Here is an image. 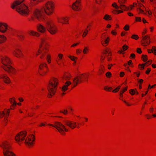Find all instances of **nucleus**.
I'll return each mask as SVG.
<instances>
[{"instance_id":"393cba45","label":"nucleus","mask_w":156,"mask_h":156,"mask_svg":"<svg viewBox=\"0 0 156 156\" xmlns=\"http://www.w3.org/2000/svg\"><path fill=\"white\" fill-rule=\"evenodd\" d=\"M10 101L11 103L12 104V106L11 107V109H12L13 108L12 107H13L14 106H15L16 105L17 103L14 100H12V99L11 98L10 99Z\"/></svg>"},{"instance_id":"052dcab7","label":"nucleus","mask_w":156,"mask_h":156,"mask_svg":"<svg viewBox=\"0 0 156 156\" xmlns=\"http://www.w3.org/2000/svg\"><path fill=\"white\" fill-rule=\"evenodd\" d=\"M139 66H141V68H142V69H144V66H145L144 64H140Z\"/></svg>"},{"instance_id":"09e8293b","label":"nucleus","mask_w":156,"mask_h":156,"mask_svg":"<svg viewBox=\"0 0 156 156\" xmlns=\"http://www.w3.org/2000/svg\"><path fill=\"white\" fill-rule=\"evenodd\" d=\"M59 59H62V57H63V55L61 54H59L58 55Z\"/></svg>"},{"instance_id":"37998d69","label":"nucleus","mask_w":156,"mask_h":156,"mask_svg":"<svg viewBox=\"0 0 156 156\" xmlns=\"http://www.w3.org/2000/svg\"><path fill=\"white\" fill-rule=\"evenodd\" d=\"M136 51L139 54H140L142 52L141 50V49L140 48H137Z\"/></svg>"},{"instance_id":"f8f14e48","label":"nucleus","mask_w":156,"mask_h":156,"mask_svg":"<svg viewBox=\"0 0 156 156\" xmlns=\"http://www.w3.org/2000/svg\"><path fill=\"white\" fill-rule=\"evenodd\" d=\"M45 67L47 68V70H48V68L47 66V64L45 63H42L39 66V69L40 71H39V73L41 76H44L46 73V72L44 71L43 70V68Z\"/></svg>"},{"instance_id":"cd10ccee","label":"nucleus","mask_w":156,"mask_h":156,"mask_svg":"<svg viewBox=\"0 0 156 156\" xmlns=\"http://www.w3.org/2000/svg\"><path fill=\"white\" fill-rule=\"evenodd\" d=\"M129 93L132 95H133L135 93H136V94H138V92L136 90H135L133 89H131L130 90Z\"/></svg>"},{"instance_id":"de8ad7c7","label":"nucleus","mask_w":156,"mask_h":156,"mask_svg":"<svg viewBox=\"0 0 156 156\" xmlns=\"http://www.w3.org/2000/svg\"><path fill=\"white\" fill-rule=\"evenodd\" d=\"M151 71V69L149 68H148L147 70H146V73L147 74H149V73Z\"/></svg>"},{"instance_id":"0eeeda50","label":"nucleus","mask_w":156,"mask_h":156,"mask_svg":"<svg viewBox=\"0 0 156 156\" xmlns=\"http://www.w3.org/2000/svg\"><path fill=\"white\" fill-rule=\"evenodd\" d=\"M48 125L56 128L58 131L62 134H63V132L64 131L66 132L68 131V129L66 128L65 125L59 122H55V124H49Z\"/></svg>"},{"instance_id":"ea45409f","label":"nucleus","mask_w":156,"mask_h":156,"mask_svg":"<svg viewBox=\"0 0 156 156\" xmlns=\"http://www.w3.org/2000/svg\"><path fill=\"white\" fill-rule=\"evenodd\" d=\"M88 30H85L83 33V37H85L86 35L87 34V33H88Z\"/></svg>"},{"instance_id":"b1692460","label":"nucleus","mask_w":156,"mask_h":156,"mask_svg":"<svg viewBox=\"0 0 156 156\" xmlns=\"http://www.w3.org/2000/svg\"><path fill=\"white\" fill-rule=\"evenodd\" d=\"M29 33L31 35L35 36L37 37H38L39 36V34L36 32L33 31H30L29 32Z\"/></svg>"},{"instance_id":"c03bdc74","label":"nucleus","mask_w":156,"mask_h":156,"mask_svg":"<svg viewBox=\"0 0 156 156\" xmlns=\"http://www.w3.org/2000/svg\"><path fill=\"white\" fill-rule=\"evenodd\" d=\"M69 76H68L66 75L64 76L63 78L64 79H65L66 80H69Z\"/></svg>"},{"instance_id":"338daca9","label":"nucleus","mask_w":156,"mask_h":156,"mask_svg":"<svg viewBox=\"0 0 156 156\" xmlns=\"http://www.w3.org/2000/svg\"><path fill=\"white\" fill-rule=\"evenodd\" d=\"M143 21L144 23L147 22V21L144 18L143 19Z\"/></svg>"},{"instance_id":"1a4fd4ad","label":"nucleus","mask_w":156,"mask_h":156,"mask_svg":"<svg viewBox=\"0 0 156 156\" xmlns=\"http://www.w3.org/2000/svg\"><path fill=\"white\" fill-rule=\"evenodd\" d=\"M45 41L46 39L45 38H41V44L40 46V47L41 48L43 46L44 47V49H43L42 50H39L38 51V52L41 54V56L40 58H42L44 56V53H46V51L44 50V49H47L46 47V45H47V43Z\"/></svg>"},{"instance_id":"f3484780","label":"nucleus","mask_w":156,"mask_h":156,"mask_svg":"<svg viewBox=\"0 0 156 156\" xmlns=\"http://www.w3.org/2000/svg\"><path fill=\"white\" fill-rule=\"evenodd\" d=\"M7 29V25L5 23H0V31L2 33L5 32Z\"/></svg>"},{"instance_id":"9d476101","label":"nucleus","mask_w":156,"mask_h":156,"mask_svg":"<svg viewBox=\"0 0 156 156\" xmlns=\"http://www.w3.org/2000/svg\"><path fill=\"white\" fill-rule=\"evenodd\" d=\"M84 74H82L74 78L73 80V84L74 85L73 87L76 86L78 83L82 82L83 80V79L84 78Z\"/></svg>"},{"instance_id":"39448f33","label":"nucleus","mask_w":156,"mask_h":156,"mask_svg":"<svg viewBox=\"0 0 156 156\" xmlns=\"http://www.w3.org/2000/svg\"><path fill=\"white\" fill-rule=\"evenodd\" d=\"M0 146L3 149L4 156H16L15 154L11 151V146L8 142L6 141L3 142Z\"/></svg>"},{"instance_id":"58836bf2","label":"nucleus","mask_w":156,"mask_h":156,"mask_svg":"<svg viewBox=\"0 0 156 156\" xmlns=\"http://www.w3.org/2000/svg\"><path fill=\"white\" fill-rule=\"evenodd\" d=\"M129 26L128 25H126L124 27V29L126 30H129Z\"/></svg>"},{"instance_id":"13d9d810","label":"nucleus","mask_w":156,"mask_h":156,"mask_svg":"<svg viewBox=\"0 0 156 156\" xmlns=\"http://www.w3.org/2000/svg\"><path fill=\"white\" fill-rule=\"evenodd\" d=\"M133 7H134V5H130V7H129V9L128 10H132V9ZM127 11H128V10Z\"/></svg>"},{"instance_id":"6e6552de","label":"nucleus","mask_w":156,"mask_h":156,"mask_svg":"<svg viewBox=\"0 0 156 156\" xmlns=\"http://www.w3.org/2000/svg\"><path fill=\"white\" fill-rule=\"evenodd\" d=\"M46 27L47 30L52 34H55L58 30L56 27L51 21L47 22Z\"/></svg>"},{"instance_id":"603ef678","label":"nucleus","mask_w":156,"mask_h":156,"mask_svg":"<svg viewBox=\"0 0 156 156\" xmlns=\"http://www.w3.org/2000/svg\"><path fill=\"white\" fill-rule=\"evenodd\" d=\"M137 9H139V11H140V13H143V12H144V11L143 10L141 9L140 8H137Z\"/></svg>"},{"instance_id":"4c0bfd02","label":"nucleus","mask_w":156,"mask_h":156,"mask_svg":"<svg viewBox=\"0 0 156 156\" xmlns=\"http://www.w3.org/2000/svg\"><path fill=\"white\" fill-rule=\"evenodd\" d=\"M18 37L21 40L23 39L24 38V36L22 35H18Z\"/></svg>"},{"instance_id":"7ed1b4c3","label":"nucleus","mask_w":156,"mask_h":156,"mask_svg":"<svg viewBox=\"0 0 156 156\" xmlns=\"http://www.w3.org/2000/svg\"><path fill=\"white\" fill-rule=\"evenodd\" d=\"M27 135V132L26 131H22L18 133L15 137V140L18 143L22 141L25 140V143L28 146H30L32 145V142L35 140L34 136L32 135L31 138L30 136H28L25 139Z\"/></svg>"},{"instance_id":"c9c22d12","label":"nucleus","mask_w":156,"mask_h":156,"mask_svg":"<svg viewBox=\"0 0 156 156\" xmlns=\"http://www.w3.org/2000/svg\"><path fill=\"white\" fill-rule=\"evenodd\" d=\"M47 61L48 63H50L51 62H50V56L49 55H47Z\"/></svg>"},{"instance_id":"a19ab883","label":"nucleus","mask_w":156,"mask_h":156,"mask_svg":"<svg viewBox=\"0 0 156 156\" xmlns=\"http://www.w3.org/2000/svg\"><path fill=\"white\" fill-rule=\"evenodd\" d=\"M128 48V46L126 45H124L122 47V48H123V51L126 50H127V49Z\"/></svg>"},{"instance_id":"7c9ffc66","label":"nucleus","mask_w":156,"mask_h":156,"mask_svg":"<svg viewBox=\"0 0 156 156\" xmlns=\"http://www.w3.org/2000/svg\"><path fill=\"white\" fill-rule=\"evenodd\" d=\"M142 58L143 61L144 62L146 61L147 60V56L146 55H142Z\"/></svg>"},{"instance_id":"3c124183","label":"nucleus","mask_w":156,"mask_h":156,"mask_svg":"<svg viewBox=\"0 0 156 156\" xmlns=\"http://www.w3.org/2000/svg\"><path fill=\"white\" fill-rule=\"evenodd\" d=\"M127 87H126L124 88L123 89V90H122V93H123L124 92L126 91L127 90Z\"/></svg>"},{"instance_id":"6e6d98bb","label":"nucleus","mask_w":156,"mask_h":156,"mask_svg":"<svg viewBox=\"0 0 156 156\" xmlns=\"http://www.w3.org/2000/svg\"><path fill=\"white\" fill-rule=\"evenodd\" d=\"M123 102L126 103L128 106H129L131 105V104L128 103V102H126L125 101H123Z\"/></svg>"},{"instance_id":"f704fd0d","label":"nucleus","mask_w":156,"mask_h":156,"mask_svg":"<svg viewBox=\"0 0 156 156\" xmlns=\"http://www.w3.org/2000/svg\"><path fill=\"white\" fill-rule=\"evenodd\" d=\"M106 75L107 77H110L111 76L112 74L110 72H108L106 73Z\"/></svg>"},{"instance_id":"a211bd4d","label":"nucleus","mask_w":156,"mask_h":156,"mask_svg":"<svg viewBox=\"0 0 156 156\" xmlns=\"http://www.w3.org/2000/svg\"><path fill=\"white\" fill-rule=\"evenodd\" d=\"M72 84V83L69 81H67L61 88L62 90L65 92L68 89V86Z\"/></svg>"},{"instance_id":"680f3d73","label":"nucleus","mask_w":156,"mask_h":156,"mask_svg":"<svg viewBox=\"0 0 156 156\" xmlns=\"http://www.w3.org/2000/svg\"><path fill=\"white\" fill-rule=\"evenodd\" d=\"M108 53V55H107V56H108L109 55V54H110L111 52H108V51H107V50H105V53Z\"/></svg>"},{"instance_id":"473e14b6","label":"nucleus","mask_w":156,"mask_h":156,"mask_svg":"<svg viewBox=\"0 0 156 156\" xmlns=\"http://www.w3.org/2000/svg\"><path fill=\"white\" fill-rule=\"evenodd\" d=\"M112 6L115 7V9H118L120 8V6H118L115 3H113L112 5Z\"/></svg>"},{"instance_id":"e2e57ef3","label":"nucleus","mask_w":156,"mask_h":156,"mask_svg":"<svg viewBox=\"0 0 156 156\" xmlns=\"http://www.w3.org/2000/svg\"><path fill=\"white\" fill-rule=\"evenodd\" d=\"M115 11L117 12L118 13H122L123 12V11H122L120 10H118L117 11Z\"/></svg>"},{"instance_id":"49530a36","label":"nucleus","mask_w":156,"mask_h":156,"mask_svg":"<svg viewBox=\"0 0 156 156\" xmlns=\"http://www.w3.org/2000/svg\"><path fill=\"white\" fill-rule=\"evenodd\" d=\"M68 112V111L66 110H64V112L61 111L60 112L62 113H63L64 114L66 115V114Z\"/></svg>"},{"instance_id":"6ab92c4d","label":"nucleus","mask_w":156,"mask_h":156,"mask_svg":"<svg viewBox=\"0 0 156 156\" xmlns=\"http://www.w3.org/2000/svg\"><path fill=\"white\" fill-rule=\"evenodd\" d=\"M0 78L3 79V81L6 83H9L10 81V79L5 75L2 74L0 76Z\"/></svg>"},{"instance_id":"5fc2aeb1","label":"nucleus","mask_w":156,"mask_h":156,"mask_svg":"<svg viewBox=\"0 0 156 156\" xmlns=\"http://www.w3.org/2000/svg\"><path fill=\"white\" fill-rule=\"evenodd\" d=\"M135 55L133 53H132L130 55V57H132L133 58H134L135 57Z\"/></svg>"},{"instance_id":"5701e85b","label":"nucleus","mask_w":156,"mask_h":156,"mask_svg":"<svg viewBox=\"0 0 156 156\" xmlns=\"http://www.w3.org/2000/svg\"><path fill=\"white\" fill-rule=\"evenodd\" d=\"M148 51L149 53L153 52L154 53L155 55H156V48L155 47L153 46L151 50L148 49Z\"/></svg>"},{"instance_id":"ddd939ff","label":"nucleus","mask_w":156,"mask_h":156,"mask_svg":"<svg viewBox=\"0 0 156 156\" xmlns=\"http://www.w3.org/2000/svg\"><path fill=\"white\" fill-rule=\"evenodd\" d=\"M64 123L66 125L68 126L72 129H74L76 126V122H75L66 120L64 121Z\"/></svg>"},{"instance_id":"8fccbe9b","label":"nucleus","mask_w":156,"mask_h":156,"mask_svg":"<svg viewBox=\"0 0 156 156\" xmlns=\"http://www.w3.org/2000/svg\"><path fill=\"white\" fill-rule=\"evenodd\" d=\"M88 75H86L85 74H84V79H85L87 81V77H88Z\"/></svg>"},{"instance_id":"20e7f679","label":"nucleus","mask_w":156,"mask_h":156,"mask_svg":"<svg viewBox=\"0 0 156 156\" xmlns=\"http://www.w3.org/2000/svg\"><path fill=\"white\" fill-rule=\"evenodd\" d=\"M58 83V79L55 78H53L49 81L48 87V97L49 98L51 97L55 94L56 92L57 85Z\"/></svg>"},{"instance_id":"dca6fc26","label":"nucleus","mask_w":156,"mask_h":156,"mask_svg":"<svg viewBox=\"0 0 156 156\" xmlns=\"http://www.w3.org/2000/svg\"><path fill=\"white\" fill-rule=\"evenodd\" d=\"M118 2L120 4V9L124 10H128L129 9V7L126 6L125 5L122 4L125 3L126 0H119Z\"/></svg>"},{"instance_id":"2eb2a0df","label":"nucleus","mask_w":156,"mask_h":156,"mask_svg":"<svg viewBox=\"0 0 156 156\" xmlns=\"http://www.w3.org/2000/svg\"><path fill=\"white\" fill-rule=\"evenodd\" d=\"M9 109H8L6 111L5 113L4 111L0 112V118H2L3 117L5 116V117L4 121L6 124L7 123V122L6 121L7 120V119L6 117H7L9 116Z\"/></svg>"},{"instance_id":"e433bc0d","label":"nucleus","mask_w":156,"mask_h":156,"mask_svg":"<svg viewBox=\"0 0 156 156\" xmlns=\"http://www.w3.org/2000/svg\"><path fill=\"white\" fill-rule=\"evenodd\" d=\"M88 50V48L87 47H85L84 49L83 50V52L84 54H86L87 53V51Z\"/></svg>"},{"instance_id":"4468645a","label":"nucleus","mask_w":156,"mask_h":156,"mask_svg":"<svg viewBox=\"0 0 156 156\" xmlns=\"http://www.w3.org/2000/svg\"><path fill=\"white\" fill-rule=\"evenodd\" d=\"M80 1V0H76V1L73 4L72 6L73 9L77 11L80 9L79 7L81 5Z\"/></svg>"},{"instance_id":"79ce46f5","label":"nucleus","mask_w":156,"mask_h":156,"mask_svg":"<svg viewBox=\"0 0 156 156\" xmlns=\"http://www.w3.org/2000/svg\"><path fill=\"white\" fill-rule=\"evenodd\" d=\"M136 20L137 21L141 22V19L140 17H136Z\"/></svg>"},{"instance_id":"bb28decb","label":"nucleus","mask_w":156,"mask_h":156,"mask_svg":"<svg viewBox=\"0 0 156 156\" xmlns=\"http://www.w3.org/2000/svg\"><path fill=\"white\" fill-rule=\"evenodd\" d=\"M104 19L106 20H111V16L107 14H106L104 17Z\"/></svg>"},{"instance_id":"f03ea898","label":"nucleus","mask_w":156,"mask_h":156,"mask_svg":"<svg viewBox=\"0 0 156 156\" xmlns=\"http://www.w3.org/2000/svg\"><path fill=\"white\" fill-rule=\"evenodd\" d=\"M25 0H17L15 1L11 5V7L12 9H16V10L20 14L22 15H27L29 9L23 2Z\"/></svg>"},{"instance_id":"aec40b11","label":"nucleus","mask_w":156,"mask_h":156,"mask_svg":"<svg viewBox=\"0 0 156 156\" xmlns=\"http://www.w3.org/2000/svg\"><path fill=\"white\" fill-rule=\"evenodd\" d=\"M37 29L41 33H44L46 31V28L41 24L37 26Z\"/></svg>"},{"instance_id":"f257e3e1","label":"nucleus","mask_w":156,"mask_h":156,"mask_svg":"<svg viewBox=\"0 0 156 156\" xmlns=\"http://www.w3.org/2000/svg\"><path fill=\"white\" fill-rule=\"evenodd\" d=\"M54 8V4L51 1H48L45 5L41 10L35 9L33 12L34 16L38 20H41L44 18V15L45 13L49 15L51 14Z\"/></svg>"},{"instance_id":"4d7b16f0","label":"nucleus","mask_w":156,"mask_h":156,"mask_svg":"<svg viewBox=\"0 0 156 156\" xmlns=\"http://www.w3.org/2000/svg\"><path fill=\"white\" fill-rule=\"evenodd\" d=\"M79 43H75V44H73L72 46H71V47H74V46H75L76 45H78L79 44Z\"/></svg>"},{"instance_id":"a18cd8bd","label":"nucleus","mask_w":156,"mask_h":156,"mask_svg":"<svg viewBox=\"0 0 156 156\" xmlns=\"http://www.w3.org/2000/svg\"><path fill=\"white\" fill-rule=\"evenodd\" d=\"M109 39V38L108 37L107 39H105L104 41V42L105 43L107 44H108V43L109 41L108 40Z\"/></svg>"},{"instance_id":"412c9836","label":"nucleus","mask_w":156,"mask_h":156,"mask_svg":"<svg viewBox=\"0 0 156 156\" xmlns=\"http://www.w3.org/2000/svg\"><path fill=\"white\" fill-rule=\"evenodd\" d=\"M14 55L17 57H20L21 55V52L20 50L18 49H16L13 52Z\"/></svg>"},{"instance_id":"a878e982","label":"nucleus","mask_w":156,"mask_h":156,"mask_svg":"<svg viewBox=\"0 0 156 156\" xmlns=\"http://www.w3.org/2000/svg\"><path fill=\"white\" fill-rule=\"evenodd\" d=\"M6 39V38L4 36L0 35V43L4 42Z\"/></svg>"},{"instance_id":"bf43d9fd","label":"nucleus","mask_w":156,"mask_h":156,"mask_svg":"<svg viewBox=\"0 0 156 156\" xmlns=\"http://www.w3.org/2000/svg\"><path fill=\"white\" fill-rule=\"evenodd\" d=\"M132 62V61L131 60H129L128 62V65H129L131 64Z\"/></svg>"},{"instance_id":"774afa93","label":"nucleus","mask_w":156,"mask_h":156,"mask_svg":"<svg viewBox=\"0 0 156 156\" xmlns=\"http://www.w3.org/2000/svg\"><path fill=\"white\" fill-rule=\"evenodd\" d=\"M80 50H79V49L77 50H76V53L77 54H79L80 53Z\"/></svg>"},{"instance_id":"423d86ee","label":"nucleus","mask_w":156,"mask_h":156,"mask_svg":"<svg viewBox=\"0 0 156 156\" xmlns=\"http://www.w3.org/2000/svg\"><path fill=\"white\" fill-rule=\"evenodd\" d=\"M2 61L3 65L2 68L5 70L9 73H14L15 69L11 66V62L9 58L6 56H4L2 58Z\"/></svg>"},{"instance_id":"c756f323","label":"nucleus","mask_w":156,"mask_h":156,"mask_svg":"<svg viewBox=\"0 0 156 156\" xmlns=\"http://www.w3.org/2000/svg\"><path fill=\"white\" fill-rule=\"evenodd\" d=\"M69 58H70L72 61H74L75 63L76 62V61H75V59H77V57H76L74 56L72 57L71 56H69Z\"/></svg>"},{"instance_id":"864d4df0","label":"nucleus","mask_w":156,"mask_h":156,"mask_svg":"<svg viewBox=\"0 0 156 156\" xmlns=\"http://www.w3.org/2000/svg\"><path fill=\"white\" fill-rule=\"evenodd\" d=\"M124 75V73L123 72H121L120 73V76L121 77H122Z\"/></svg>"},{"instance_id":"69168bd1","label":"nucleus","mask_w":156,"mask_h":156,"mask_svg":"<svg viewBox=\"0 0 156 156\" xmlns=\"http://www.w3.org/2000/svg\"><path fill=\"white\" fill-rule=\"evenodd\" d=\"M150 1L153 3H155L156 0H150Z\"/></svg>"},{"instance_id":"0e129e2a","label":"nucleus","mask_w":156,"mask_h":156,"mask_svg":"<svg viewBox=\"0 0 156 156\" xmlns=\"http://www.w3.org/2000/svg\"><path fill=\"white\" fill-rule=\"evenodd\" d=\"M128 14L129 16H133V14L132 13H130V12L128 13Z\"/></svg>"},{"instance_id":"2f4dec72","label":"nucleus","mask_w":156,"mask_h":156,"mask_svg":"<svg viewBox=\"0 0 156 156\" xmlns=\"http://www.w3.org/2000/svg\"><path fill=\"white\" fill-rule=\"evenodd\" d=\"M131 38L133 39L136 40L138 39L139 37L137 35L134 34L132 36Z\"/></svg>"},{"instance_id":"c85d7f7f","label":"nucleus","mask_w":156,"mask_h":156,"mask_svg":"<svg viewBox=\"0 0 156 156\" xmlns=\"http://www.w3.org/2000/svg\"><path fill=\"white\" fill-rule=\"evenodd\" d=\"M43 0H30L31 3H33V2H34L33 4L34 5L42 1Z\"/></svg>"},{"instance_id":"72a5a7b5","label":"nucleus","mask_w":156,"mask_h":156,"mask_svg":"<svg viewBox=\"0 0 156 156\" xmlns=\"http://www.w3.org/2000/svg\"><path fill=\"white\" fill-rule=\"evenodd\" d=\"M120 86H119L116 88L115 90H113L112 91V92H117L119 90V89H120Z\"/></svg>"},{"instance_id":"9b49d317","label":"nucleus","mask_w":156,"mask_h":156,"mask_svg":"<svg viewBox=\"0 0 156 156\" xmlns=\"http://www.w3.org/2000/svg\"><path fill=\"white\" fill-rule=\"evenodd\" d=\"M142 45L144 46H146L150 43V38L149 36H144L142 37Z\"/></svg>"},{"instance_id":"4be33fe9","label":"nucleus","mask_w":156,"mask_h":156,"mask_svg":"<svg viewBox=\"0 0 156 156\" xmlns=\"http://www.w3.org/2000/svg\"><path fill=\"white\" fill-rule=\"evenodd\" d=\"M58 22L63 24H66L68 23V20L65 18H62L58 19Z\"/></svg>"}]
</instances>
